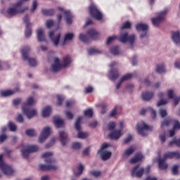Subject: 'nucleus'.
<instances>
[{"label": "nucleus", "mask_w": 180, "mask_h": 180, "mask_svg": "<svg viewBox=\"0 0 180 180\" xmlns=\"http://www.w3.org/2000/svg\"><path fill=\"white\" fill-rule=\"evenodd\" d=\"M168 158H175V160H179L180 159V153L178 151L175 152H168L163 155V158H160L158 161V167L160 169L165 170L168 168V164L167 163V160Z\"/></svg>", "instance_id": "f257e3e1"}, {"label": "nucleus", "mask_w": 180, "mask_h": 180, "mask_svg": "<svg viewBox=\"0 0 180 180\" xmlns=\"http://www.w3.org/2000/svg\"><path fill=\"white\" fill-rule=\"evenodd\" d=\"M22 5H23V1H20L14 4L13 8H9L7 10L8 15H9V16H15V15H18V13H23L25 11L29 9L28 7L22 8Z\"/></svg>", "instance_id": "f03ea898"}, {"label": "nucleus", "mask_w": 180, "mask_h": 180, "mask_svg": "<svg viewBox=\"0 0 180 180\" xmlns=\"http://www.w3.org/2000/svg\"><path fill=\"white\" fill-rule=\"evenodd\" d=\"M29 53H30V49L29 48L21 50L22 60L23 61H28V64L30 67H36V65H37V60L33 58H30Z\"/></svg>", "instance_id": "7ed1b4c3"}, {"label": "nucleus", "mask_w": 180, "mask_h": 180, "mask_svg": "<svg viewBox=\"0 0 180 180\" xmlns=\"http://www.w3.org/2000/svg\"><path fill=\"white\" fill-rule=\"evenodd\" d=\"M136 130L142 137H146L148 136L147 131H151L153 130V127L147 125V124L144 123V122H141V123H138L136 124Z\"/></svg>", "instance_id": "20e7f679"}, {"label": "nucleus", "mask_w": 180, "mask_h": 180, "mask_svg": "<svg viewBox=\"0 0 180 180\" xmlns=\"http://www.w3.org/2000/svg\"><path fill=\"white\" fill-rule=\"evenodd\" d=\"M118 40L121 43H127L128 41V43H129L130 44H133V43H134V41L136 40V35H129V33L123 32L121 33L118 37Z\"/></svg>", "instance_id": "39448f33"}, {"label": "nucleus", "mask_w": 180, "mask_h": 180, "mask_svg": "<svg viewBox=\"0 0 180 180\" xmlns=\"http://www.w3.org/2000/svg\"><path fill=\"white\" fill-rule=\"evenodd\" d=\"M82 120V117H78L75 124V128L78 131L77 137L78 139H86L89 136L88 132H83L81 131V122Z\"/></svg>", "instance_id": "423d86ee"}, {"label": "nucleus", "mask_w": 180, "mask_h": 180, "mask_svg": "<svg viewBox=\"0 0 180 180\" xmlns=\"http://www.w3.org/2000/svg\"><path fill=\"white\" fill-rule=\"evenodd\" d=\"M4 158V155H0V169L1 171H3L4 174L6 175H12L13 174V169H12V167L8 165L7 164H5L4 162V160H2Z\"/></svg>", "instance_id": "0eeeda50"}, {"label": "nucleus", "mask_w": 180, "mask_h": 180, "mask_svg": "<svg viewBox=\"0 0 180 180\" xmlns=\"http://www.w3.org/2000/svg\"><path fill=\"white\" fill-rule=\"evenodd\" d=\"M165 15H167V10H164L163 11L158 13L157 18H152V23L153 26L158 27L160 24L164 22V19H165Z\"/></svg>", "instance_id": "6e6552de"}, {"label": "nucleus", "mask_w": 180, "mask_h": 180, "mask_svg": "<svg viewBox=\"0 0 180 180\" xmlns=\"http://www.w3.org/2000/svg\"><path fill=\"white\" fill-rule=\"evenodd\" d=\"M36 151H39L38 146L28 145L27 146V149L22 150L21 153L23 158H29L30 153H36Z\"/></svg>", "instance_id": "1a4fd4ad"}, {"label": "nucleus", "mask_w": 180, "mask_h": 180, "mask_svg": "<svg viewBox=\"0 0 180 180\" xmlns=\"http://www.w3.org/2000/svg\"><path fill=\"white\" fill-rule=\"evenodd\" d=\"M89 14L92 18H94V19H96V20H101L103 18L102 13L98 10V8H96V6L91 5L89 7Z\"/></svg>", "instance_id": "9d476101"}, {"label": "nucleus", "mask_w": 180, "mask_h": 180, "mask_svg": "<svg viewBox=\"0 0 180 180\" xmlns=\"http://www.w3.org/2000/svg\"><path fill=\"white\" fill-rule=\"evenodd\" d=\"M139 167H140V165H136L131 170L132 176H136V178H141V176H143L144 174V167H140L139 169Z\"/></svg>", "instance_id": "9b49d317"}, {"label": "nucleus", "mask_w": 180, "mask_h": 180, "mask_svg": "<svg viewBox=\"0 0 180 180\" xmlns=\"http://www.w3.org/2000/svg\"><path fill=\"white\" fill-rule=\"evenodd\" d=\"M136 29L138 32H142L141 38L146 37L147 36V30H148V25L144 23H139L136 26Z\"/></svg>", "instance_id": "f8f14e48"}, {"label": "nucleus", "mask_w": 180, "mask_h": 180, "mask_svg": "<svg viewBox=\"0 0 180 180\" xmlns=\"http://www.w3.org/2000/svg\"><path fill=\"white\" fill-rule=\"evenodd\" d=\"M24 23H26V29L25 32V37H30L32 36V24L29 23V15H25L23 18Z\"/></svg>", "instance_id": "ddd939ff"}, {"label": "nucleus", "mask_w": 180, "mask_h": 180, "mask_svg": "<svg viewBox=\"0 0 180 180\" xmlns=\"http://www.w3.org/2000/svg\"><path fill=\"white\" fill-rule=\"evenodd\" d=\"M49 37L52 43H53L54 46H58L60 39H61V34L58 33L57 34H54V31H51L49 33Z\"/></svg>", "instance_id": "4468645a"}, {"label": "nucleus", "mask_w": 180, "mask_h": 180, "mask_svg": "<svg viewBox=\"0 0 180 180\" xmlns=\"http://www.w3.org/2000/svg\"><path fill=\"white\" fill-rule=\"evenodd\" d=\"M50 130L51 129L49 127L44 128L41 133V135L39 137V143H44V141H46L49 136H50Z\"/></svg>", "instance_id": "2eb2a0df"}, {"label": "nucleus", "mask_w": 180, "mask_h": 180, "mask_svg": "<svg viewBox=\"0 0 180 180\" xmlns=\"http://www.w3.org/2000/svg\"><path fill=\"white\" fill-rule=\"evenodd\" d=\"M22 112L26 115L28 119H32V117H34V116L37 115V111H36V110H30V107L26 108V104L22 107Z\"/></svg>", "instance_id": "dca6fc26"}, {"label": "nucleus", "mask_w": 180, "mask_h": 180, "mask_svg": "<svg viewBox=\"0 0 180 180\" xmlns=\"http://www.w3.org/2000/svg\"><path fill=\"white\" fill-rule=\"evenodd\" d=\"M51 157H53L52 152H46L41 155V158H45V162L46 164H54L56 162V160L53 159Z\"/></svg>", "instance_id": "f3484780"}, {"label": "nucleus", "mask_w": 180, "mask_h": 180, "mask_svg": "<svg viewBox=\"0 0 180 180\" xmlns=\"http://www.w3.org/2000/svg\"><path fill=\"white\" fill-rule=\"evenodd\" d=\"M63 68V65L60 63V59L58 58H56L54 60V64L51 66V70L53 72H58Z\"/></svg>", "instance_id": "a211bd4d"}, {"label": "nucleus", "mask_w": 180, "mask_h": 180, "mask_svg": "<svg viewBox=\"0 0 180 180\" xmlns=\"http://www.w3.org/2000/svg\"><path fill=\"white\" fill-rule=\"evenodd\" d=\"M146 112H150L151 116H152V119L153 120H155V119H157V112H155V110L153 109V108H148L146 110V109H142L140 111V115H146Z\"/></svg>", "instance_id": "6ab92c4d"}, {"label": "nucleus", "mask_w": 180, "mask_h": 180, "mask_svg": "<svg viewBox=\"0 0 180 180\" xmlns=\"http://www.w3.org/2000/svg\"><path fill=\"white\" fill-rule=\"evenodd\" d=\"M87 35L89 36L91 40H98L101 35L95 30V29H90L87 31Z\"/></svg>", "instance_id": "aec40b11"}, {"label": "nucleus", "mask_w": 180, "mask_h": 180, "mask_svg": "<svg viewBox=\"0 0 180 180\" xmlns=\"http://www.w3.org/2000/svg\"><path fill=\"white\" fill-rule=\"evenodd\" d=\"M143 158H144L143 153H137L132 158L130 159L129 162L131 164H136V162H139V161H142Z\"/></svg>", "instance_id": "412c9836"}, {"label": "nucleus", "mask_w": 180, "mask_h": 180, "mask_svg": "<svg viewBox=\"0 0 180 180\" xmlns=\"http://www.w3.org/2000/svg\"><path fill=\"white\" fill-rule=\"evenodd\" d=\"M60 140L62 146H65L67 141H68V134L65 131H60L59 132Z\"/></svg>", "instance_id": "4be33fe9"}, {"label": "nucleus", "mask_w": 180, "mask_h": 180, "mask_svg": "<svg viewBox=\"0 0 180 180\" xmlns=\"http://www.w3.org/2000/svg\"><path fill=\"white\" fill-rule=\"evenodd\" d=\"M39 169L41 171H56L57 167L56 165H39Z\"/></svg>", "instance_id": "5701e85b"}, {"label": "nucleus", "mask_w": 180, "mask_h": 180, "mask_svg": "<svg viewBox=\"0 0 180 180\" xmlns=\"http://www.w3.org/2000/svg\"><path fill=\"white\" fill-rule=\"evenodd\" d=\"M98 154H100V155L103 161H106V160H109V158H110V157H112V152L108 151V150H101V151L98 152Z\"/></svg>", "instance_id": "b1692460"}, {"label": "nucleus", "mask_w": 180, "mask_h": 180, "mask_svg": "<svg viewBox=\"0 0 180 180\" xmlns=\"http://www.w3.org/2000/svg\"><path fill=\"white\" fill-rule=\"evenodd\" d=\"M121 136H122V130H117V129H115L114 131L111 132L109 134V137L111 139V140H118V139H120Z\"/></svg>", "instance_id": "393cba45"}, {"label": "nucleus", "mask_w": 180, "mask_h": 180, "mask_svg": "<svg viewBox=\"0 0 180 180\" xmlns=\"http://www.w3.org/2000/svg\"><path fill=\"white\" fill-rule=\"evenodd\" d=\"M15 92H19V88H16L14 90L1 91V96L6 98V96H11V95H13Z\"/></svg>", "instance_id": "a878e982"}, {"label": "nucleus", "mask_w": 180, "mask_h": 180, "mask_svg": "<svg viewBox=\"0 0 180 180\" xmlns=\"http://www.w3.org/2000/svg\"><path fill=\"white\" fill-rule=\"evenodd\" d=\"M109 78L111 81H116L119 78V71L116 69H111L109 74Z\"/></svg>", "instance_id": "bb28decb"}, {"label": "nucleus", "mask_w": 180, "mask_h": 180, "mask_svg": "<svg viewBox=\"0 0 180 180\" xmlns=\"http://www.w3.org/2000/svg\"><path fill=\"white\" fill-rule=\"evenodd\" d=\"M172 39L176 44L180 43V32L179 31L173 32L172 34Z\"/></svg>", "instance_id": "cd10ccee"}, {"label": "nucleus", "mask_w": 180, "mask_h": 180, "mask_svg": "<svg viewBox=\"0 0 180 180\" xmlns=\"http://www.w3.org/2000/svg\"><path fill=\"white\" fill-rule=\"evenodd\" d=\"M153 96H154V93L146 91L142 94L141 98L143 101H146L147 102H148V101L153 99Z\"/></svg>", "instance_id": "c85d7f7f"}, {"label": "nucleus", "mask_w": 180, "mask_h": 180, "mask_svg": "<svg viewBox=\"0 0 180 180\" xmlns=\"http://www.w3.org/2000/svg\"><path fill=\"white\" fill-rule=\"evenodd\" d=\"M64 16L66 19V22L68 25H71L72 23V14L70 11H64Z\"/></svg>", "instance_id": "c756f323"}, {"label": "nucleus", "mask_w": 180, "mask_h": 180, "mask_svg": "<svg viewBox=\"0 0 180 180\" xmlns=\"http://www.w3.org/2000/svg\"><path fill=\"white\" fill-rule=\"evenodd\" d=\"M37 39L38 41H44L46 40V37L44 36V31L41 28H39L37 30Z\"/></svg>", "instance_id": "7c9ffc66"}, {"label": "nucleus", "mask_w": 180, "mask_h": 180, "mask_svg": "<svg viewBox=\"0 0 180 180\" xmlns=\"http://www.w3.org/2000/svg\"><path fill=\"white\" fill-rule=\"evenodd\" d=\"M72 62V60L71 59V57H70L69 56H65L63 58V62L61 63L62 67H68V65H70V64H71Z\"/></svg>", "instance_id": "2f4dec72"}, {"label": "nucleus", "mask_w": 180, "mask_h": 180, "mask_svg": "<svg viewBox=\"0 0 180 180\" xmlns=\"http://www.w3.org/2000/svg\"><path fill=\"white\" fill-rule=\"evenodd\" d=\"M51 115V106H46L42 110L43 117H49Z\"/></svg>", "instance_id": "473e14b6"}, {"label": "nucleus", "mask_w": 180, "mask_h": 180, "mask_svg": "<svg viewBox=\"0 0 180 180\" xmlns=\"http://www.w3.org/2000/svg\"><path fill=\"white\" fill-rule=\"evenodd\" d=\"M53 123L56 125V127L58 129L64 124V120L61 119L57 118V117H53Z\"/></svg>", "instance_id": "72a5a7b5"}, {"label": "nucleus", "mask_w": 180, "mask_h": 180, "mask_svg": "<svg viewBox=\"0 0 180 180\" xmlns=\"http://www.w3.org/2000/svg\"><path fill=\"white\" fill-rule=\"evenodd\" d=\"M110 53H111V54L113 56H119V54H120L122 52L120 51L119 46H112L110 49Z\"/></svg>", "instance_id": "f704fd0d"}, {"label": "nucleus", "mask_w": 180, "mask_h": 180, "mask_svg": "<svg viewBox=\"0 0 180 180\" xmlns=\"http://www.w3.org/2000/svg\"><path fill=\"white\" fill-rule=\"evenodd\" d=\"M155 71L156 72H158V74H164L165 72V65H157Z\"/></svg>", "instance_id": "c9c22d12"}, {"label": "nucleus", "mask_w": 180, "mask_h": 180, "mask_svg": "<svg viewBox=\"0 0 180 180\" xmlns=\"http://www.w3.org/2000/svg\"><path fill=\"white\" fill-rule=\"evenodd\" d=\"M34 103V98L33 97H29L26 103H22V108L26 105L25 108H30L32 105Z\"/></svg>", "instance_id": "e433bc0d"}, {"label": "nucleus", "mask_w": 180, "mask_h": 180, "mask_svg": "<svg viewBox=\"0 0 180 180\" xmlns=\"http://www.w3.org/2000/svg\"><path fill=\"white\" fill-rule=\"evenodd\" d=\"M74 39V33H67L65 34L63 43H67V41H71Z\"/></svg>", "instance_id": "4c0bfd02"}, {"label": "nucleus", "mask_w": 180, "mask_h": 180, "mask_svg": "<svg viewBox=\"0 0 180 180\" xmlns=\"http://www.w3.org/2000/svg\"><path fill=\"white\" fill-rule=\"evenodd\" d=\"M134 77V74L133 73H128L124 76L122 77L120 79L121 82H124V81H129V79H131Z\"/></svg>", "instance_id": "58836bf2"}, {"label": "nucleus", "mask_w": 180, "mask_h": 180, "mask_svg": "<svg viewBox=\"0 0 180 180\" xmlns=\"http://www.w3.org/2000/svg\"><path fill=\"white\" fill-rule=\"evenodd\" d=\"M89 56H94V54H102V51L94 48L88 49Z\"/></svg>", "instance_id": "ea45409f"}, {"label": "nucleus", "mask_w": 180, "mask_h": 180, "mask_svg": "<svg viewBox=\"0 0 180 180\" xmlns=\"http://www.w3.org/2000/svg\"><path fill=\"white\" fill-rule=\"evenodd\" d=\"M119 37L116 35H112L111 37H108L106 40V44H112L113 41L118 40Z\"/></svg>", "instance_id": "a19ab883"}, {"label": "nucleus", "mask_w": 180, "mask_h": 180, "mask_svg": "<svg viewBox=\"0 0 180 180\" xmlns=\"http://www.w3.org/2000/svg\"><path fill=\"white\" fill-rule=\"evenodd\" d=\"M43 15H45V16H53L54 15V10L53 9H43L42 10Z\"/></svg>", "instance_id": "79ce46f5"}, {"label": "nucleus", "mask_w": 180, "mask_h": 180, "mask_svg": "<svg viewBox=\"0 0 180 180\" xmlns=\"http://www.w3.org/2000/svg\"><path fill=\"white\" fill-rule=\"evenodd\" d=\"M9 68H11V66L9 65V64L8 63L0 61V70H9Z\"/></svg>", "instance_id": "37998d69"}, {"label": "nucleus", "mask_w": 180, "mask_h": 180, "mask_svg": "<svg viewBox=\"0 0 180 180\" xmlns=\"http://www.w3.org/2000/svg\"><path fill=\"white\" fill-rule=\"evenodd\" d=\"M134 151H136V148L131 146L125 150L124 155L126 157H129V155H131V154H133Z\"/></svg>", "instance_id": "c03bdc74"}, {"label": "nucleus", "mask_w": 180, "mask_h": 180, "mask_svg": "<svg viewBox=\"0 0 180 180\" xmlns=\"http://www.w3.org/2000/svg\"><path fill=\"white\" fill-rule=\"evenodd\" d=\"M84 116H86L87 117H93L94 110H92V108H89L84 110Z\"/></svg>", "instance_id": "a18cd8bd"}, {"label": "nucleus", "mask_w": 180, "mask_h": 180, "mask_svg": "<svg viewBox=\"0 0 180 180\" xmlns=\"http://www.w3.org/2000/svg\"><path fill=\"white\" fill-rule=\"evenodd\" d=\"M8 126L11 131H16V129H18L16 124H15V123L12 122L11 121L8 122Z\"/></svg>", "instance_id": "49530a36"}, {"label": "nucleus", "mask_w": 180, "mask_h": 180, "mask_svg": "<svg viewBox=\"0 0 180 180\" xmlns=\"http://www.w3.org/2000/svg\"><path fill=\"white\" fill-rule=\"evenodd\" d=\"M172 144H175L177 147H180V139H173L172 141H171L169 143V147H171Z\"/></svg>", "instance_id": "de8ad7c7"}, {"label": "nucleus", "mask_w": 180, "mask_h": 180, "mask_svg": "<svg viewBox=\"0 0 180 180\" xmlns=\"http://www.w3.org/2000/svg\"><path fill=\"white\" fill-rule=\"evenodd\" d=\"M25 134L30 137H34L36 135V131L34 129H27L25 131Z\"/></svg>", "instance_id": "09e8293b"}, {"label": "nucleus", "mask_w": 180, "mask_h": 180, "mask_svg": "<svg viewBox=\"0 0 180 180\" xmlns=\"http://www.w3.org/2000/svg\"><path fill=\"white\" fill-rule=\"evenodd\" d=\"M175 96H176V95L174 93L173 89H169L167 91V97L169 99H174Z\"/></svg>", "instance_id": "8fccbe9b"}, {"label": "nucleus", "mask_w": 180, "mask_h": 180, "mask_svg": "<svg viewBox=\"0 0 180 180\" xmlns=\"http://www.w3.org/2000/svg\"><path fill=\"white\" fill-rule=\"evenodd\" d=\"M79 40H81V41H83L84 43H88L89 41L88 37L82 33L79 34Z\"/></svg>", "instance_id": "3c124183"}, {"label": "nucleus", "mask_w": 180, "mask_h": 180, "mask_svg": "<svg viewBox=\"0 0 180 180\" xmlns=\"http://www.w3.org/2000/svg\"><path fill=\"white\" fill-rule=\"evenodd\" d=\"M178 169H179V165H173L172 169L173 175H178Z\"/></svg>", "instance_id": "603ef678"}, {"label": "nucleus", "mask_w": 180, "mask_h": 180, "mask_svg": "<svg viewBox=\"0 0 180 180\" xmlns=\"http://www.w3.org/2000/svg\"><path fill=\"white\" fill-rule=\"evenodd\" d=\"M101 115H105L108 110V105L106 103H103L101 105Z\"/></svg>", "instance_id": "864d4df0"}, {"label": "nucleus", "mask_w": 180, "mask_h": 180, "mask_svg": "<svg viewBox=\"0 0 180 180\" xmlns=\"http://www.w3.org/2000/svg\"><path fill=\"white\" fill-rule=\"evenodd\" d=\"M63 101H64V97L62 96H58L56 103L57 106H61V105H63Z\"/></svg>", "instance_id": "5fc2aeb1"}, {"label": "nucleus", "mask_w": 180, "mask_h": 180, "mask_svg": "<svg viewBox=\"0 0 180 180\" xmlns=\"http://www.w3.org/2000/svg\"><path fill=\"white\" fill-rule=\"evenodd\" d=\"M117 115V106H115L110 112V117H115Z\"/></svg>", "instance_id": "6e6d98bb"}, {"label": "nucleus", "mask_w": 180, "mask_h": 180, "mask_svg": "<svg viewBox=\"0 0 180 180\" xmlns=\"http://www.w3.org/2000/svg\"><path fill=\"white\" fill-rule=\"evenodd\" d=\"M159 115L161 116V117H165L167 115V110L164 108H160L159 110Z\"/></svg>", "instance_id": "4d7b16f0"}, {"label": "nucleus", "mask_w": 180, "mask_h": 180, "mask_svg": "<svg viewBox=\"0 0 180 180\" xmlns=\"http://www.w3.org/2000/svg\"><path fill=\"white\" fill-rule=\"evenodd\" d=\"M73 150H79L81 148V143L79 142H75L72 145Z\"/></svg>", "instance_id": "13d9d810"}, {"label": "nucleus", "mask_w": 180, "mask_h": 180, "mask_svg": "<svg viewBox=\"0 0 180 180\" xmlns=\"http://www.w3.org/2000/svg\"><path fill=\"white\" fill-rule=\"evenodd\" d=\"M91 175H92L93 176H95L96 178H98V176H101V171H98V170H93L91 172H90Z\"/></svg>", "instance_id": "bf43d9fd"}, {"label": "nucleus", "mask_w": 180, "mask_h": 180, "mask_svg": "<svg viewBox=\"0 0 180 180\" xmlns=\"http://www.w3.org/2000/svg\"><path fill=\"white\" fill-rule=\"evenodd\" d=\"M56 138H53L50 143H46L45 145L46 148H50V147H53V146H54L56 143Z\"/></svg>", "instance_id": "052dcab7"}, {"label": "nucleus", "mask_w": 180, "mask_h": 180, "mask_svg": "<svg viewBox=\"0 0 180 180\" xmlns=\"http://www.w3.org/2000/svg\"><path fill=\"white\" fill-rule=\"evenodd\" d=\"M174 126H173V129H174V130H179V129H180L179 121L174 120Z\"/></svg>", "instance_id": "680f3d73"}, {"label": "nucleus", "mask_w": 180, "mask_h": 180, "mask_svg": "<svg viewBox=\"0 0 180 180\" xmlns=\"http://www.w3.org/2000/svg\"><path fill=\"white\" fill-rule=\"evenodd\" d=\"M131 26V24L130 23V22L127 21L122 25V29H130Z\"/></svg>", "instance_id": "e2e57ef3"}, {"label": "nucleus", "mask_w": 180, "mask_h": 180, "mask_svg": "<svg viewBox=\"0 0 180 180\" xmlns=\"http://www.w3.org/2000/svg\"><path fill=\"white\" fill-rule=\"evenodd\" d=\"M168 103V101L167 100H160L157 103V106H162V105H167Z\"/></svg>", "instance_id": "0e129e2a"}, {"label": "nucleus", "mask_w": 180, "mask_h": 180, "mask_svg": "<svg viewBox=\"0 0 180 180\" xmlns=\"http://www.w3.org/2000/svg\"><path fill=\"white\" fill-rule=\"evenodd\" d=\"M6 139H8V135L5 134H2L0 135V144H2V143H4V141H5V140H6Z\"/></svg>", "instance_id": "69168bd1"}, {"label": "nucleus", "mask_w": 180, "mask_h": 180, "mask_svg": "<svg viewBox=\"0 0 180 180\" xmlns=\"http://www.w3.org/2000/svg\"><path fill=\"white\" fill-rule=\"evenodd\" d=\"M115 127H116L115 122H111L108 124V130H114Z\"/></svg>", "instance_id": "338daca9"}, {"label": "nucleus", "mask_w": 180, "mask_h": 180, "mask_svg": "<svg viewBox=\"0 0 180 180\" xmlns=\"http://www.w3.org/2000/svg\"><path fill=\"white\" fill-rule=\"evenodd\" d=\"M131 63L132 65H137V56H134L130 60Z\"/></svg>", "instance_id": "774afa93"}]
</instances>
